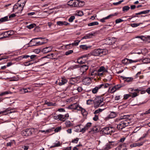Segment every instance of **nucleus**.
<instances>
[{"instance_id":"1","label":"nucleus","mask_w":150,"mask_h":150,"mask_svg":"<svg viewBox=\"0 0 150 150\" xmlns=\"http://www.w3.org/2000/svg\"><path fill=\"white\" fill-rule=\"evenodd\" d=\"M108 53V50L105 49H100L94 50L92 52V54L94 56H102L105 55Z\"/></svg>"},{"instance_id":"2","label":"nucleus","mask_w":150,"mask_h":150,"mask_svg":"<svg viewBox=\"0 0 150 150\" xmlns=\"http://www.w3.org/2000/svg\"><path fill=\"white\" fill-rule=\"evenodd\" d=\"M103 98L102 97H97L94 100V106L96 107H101L103 105L104 103Z\"/></svg>"},{"instance_id":"3","label":"nucleus","mask_w":150,"mask_h":150,"mask_svg":"<svg viewBox=\"0 0 150 150\" xmlns=\"http://www.w3.org/2000/svg\"><path fill=\"white\" fill-rule=\"evenodd\" d=\"M121 120H125L123 121L127 123V124L131 123L132 120V119L129 115H126L121 116L120 119L116 120L115 122Z\"/></svg>"},{"instance_id":"4","label":"nucleus","mask_w":150,"mask_h":150,"mask_svg":"<svg viewBox=\"0 0 150 150\" xmlns=\"http://www.w3.org/2000/svg\"><path fill=\"white\" fill-rule=\"evenodd\" d=\"M114 130L112 127H107L104 128L102 130L103 134H111Z\"/></svg>"},{"instance_id":"5","label":"nucleus","mask_w":150,"mask_h":150,"mask_svg":"<svg viewBox=\"0 0 150 150\" xmlns=\"http://www.w3.org/2000/svg\"><path fill=\"white\" fill-rule=\"evenodd\" d=\"M127 125V123L123 121L117 125V127L118 129L121 130Z\"/></svg>"},{"instance_id":"6","label":"nucleus","mask_w":150,"mask_h":150,"mask_svg":"<svg viewBox=\"0 0 150 150\" xmlns=\"http://www.w3.org/2000/svg\"><path fill=\"white\" fill-rule=\"evenodd\" d=\"M136 61L133 60L131 59H128L127 58H125L122 61V63L124 65H127L129 64L136 62Z\"/></svg>"},{"instance_id":"7","label":"nucleus","mask_w":150,"mask_h":150,"mask_svg":"<svg viewBox=\"0 0 150 150\" xmlns=\"http://www.w3.org/2000/svg\"><path fill=\"white\" fill-rule=\"evenodd\" d=\"M118 14V13H115L114 14H110L108 16L101 19H100V21L102 23L105 22V20L110 19L112 17L114 16H116Z\"/></svg>"},{"instance_id":"8","label":"nucleus","mask_w":150,"mask_h":150,"mask_svg":"<svg viewBox=\"0 0 150 150\" xmlns=\"http://www.w3.org/2000/svg\"><path fill=\"white\" fill-rule=\"evenodd\" d=\"M32 134L31 131L29 129L23 130L21 132V134L23 136L27 137L30 136Z\"/></svg>"},{"instance_id":"9","label":"nucleus","mask_w":150,"mask_h":150,"mask_svg":"<svg viewBox=\"0 0 150 150\" xmlns=\"http://www.w3.org/2000/svg\"><path fill=\"white\" fill-rule=\"evenodd\" d=\"M92 125L91 122H88L85 125V127L81 129L79 132H82L83 133H84L85 131L88 130L90 127H91Z\"/></svg>"},{"instance_id":"10","label":"nucleus","mask_w":150,"mask_h":150,"mask_svg":"<svg viewBox=\"0 0 150 150\" xmlns=\"http://www.w3.org/2000/svg\"><path fill=\"white\" fill-rule=\"evenodd\" d=\"M69 109H73L78 110L80 109V107H79L78 104L76 103H74L71 105L67 107Z\"/></svg>"},{"instance_id":"11","label":"nucleus","mask_w":150,"mask_h":150,"mask_svg":"<svg viewBox=\"0 0 150 150\" xmlns=\"http://www.w3.org/2000/svg\"><path fill=\"white\" fill-rule=\"evenodd\" d=\"M26 3L25 0H19L18 2L14 5H17V6L23 7Z\"/></svg>"},{"instance_id":"12","label":"nucleus","mask_w":150,"mask_h":150,"mask_svg":"<svg viewBox=\"0 0 150 150\" xmlns=\"http://www.w3.org/2000/svg\"><path fill=\"white\" fill-rule=\"evenodd\" d=\"M52 46L46 47L43 48L42 50V52L43 53H47L51 51L52 50Z\"/></svg>"},{"instance_id":"13","label":"nucleus","mask_w":150,"mask_h":150,"mask_svg":"<svg viewBox=\"0 0 150 150\" xmlns=\"http://www.w3.org/2000/svg\"><path fill=\"white\" fill-rule=\"evenodd\" d=\"M7 112H8V113H11L15 112V110H13V109H7L4 111L0 112V114L6 115L7 114V113H6Z\"/></svg>"},{"instance_id":"14","label":"nucleus","mask_w":150,"mask_h":150,"mask_svg":"<svg viewBox=\"0 0 150 150\" xmlns=\"http://www.w3.org/2000/svg\"><path fill=\"white\" fill-rule=\"evenodd\" d=\"M54 118L55 119H58L62 121H64L65 120V119L64 118V115L61 114H59L57 116H55Z\"/></svg>"},{"instance_id":"15","label":"nucleus","mask_w":150,"mask_h":150,"mask_svg":"<svg viewBox=\"0 0 150 150\" xmlns=\"http://www.w3.org/2000/svg\"><path fill=\"white\" fill-rule=\"evenodd\" d=\"M91 81V79L88 77H85L83 80L82 82L83 84L85 85L90 83Z\"/></svg>"},{"instance_id":"16","label":"nucleus","mask_w":150,"mask_h":150,"mask_svg":"<svg viewBox=\"0 0 150 150\" xmlns=\"http://www.w3.org/2000/svg\"><path fill=\"white\" fill-rule=\"evenodd\" d=\"M23 7H22L17 6V5H14L13 8V11H14L17 10L18 11V12L21 13L23 10Z\"/></svg>"},{"instance_id":"17","label":"nucleus","mask_w":150,"mask_h":150,"mask_svg":"<svg viewBox=\"0 0 150 150\" xmlns=\"http://www.w3.org/2000/svg\"><path fill=\"white\" fill-rule=\"evenodd\" d=\"M95 33H91L86 35L82 37L81 40L83 39H87L92 38L93 36L95 35Z\"/></svg>"},{"instance_id":"18","label":"nucleus","mask_w":150,"mask_h":150,"mask_svg":"<svg viewBox=\"0 0 150 150\" xmlns=\"http://www.w3.org/2000/svg\"><path fill=\"white\" fill-rule=\"evenodd\" d=\"M87 55H83L81 57L78 59L77 62L79 64H83L85 63V61L83 59V58L84 57H87Z\"/></svg>"},{"instance_id":"19","label":"nucleus","mask_w":150,"mask_h":150,"mask_svg":"<svg viewBox=\"0 0 150 150\" xmlns=\"http://www.w3.org/2000/svg\"><path fill=\"white\" fill-rule=\"evenodd\" d=\"M126 144H120L115 149V150H124L126 147Z\"/></svg>"},{"instance_id":"20","label":"nucleus","mask_w":150,"mask_h":150,"mask_svg":"<svg viewBox=\"0 0 150 150\" xmlns=\"http://www.w3.org/2000/svg\"><path fill=\"white\" fill-rule=\"evenodd\" d=\"M14 34V32L13 30L8 31L4 33L5 37H8Z\"/></svg>"},{"instance_id":"21","label":"nucleus","mask_w":150,"mask_h":150,"mask_svg":"<svg viewBox=\"0 0 150 150\" xmlns=\"http://www.w3.org/2000/svg\"><path fill=\"white\" fill-rule=\"evenodd\" d=\"M120 85H117L112 87L110 90V93H112L115 92L117 90L121 87Z\"/></svg>"},{"instance_id":"22","label":"nucleus","mask_w":150,"mask_h":150,"mask_svg":"<svg viewBox=\"0 0 150 150\" xmlns=\"http://www.w3.org/2000/svg\"><path fill=\"white\" fill-rule=\"evenodd\" d=\"M57 24L59 26H61L63 25H67L69 23L65 21H58L57 22Z\"/></svg>"},{"instance_id":"23","label":"nucleus","mask_w":150,"mask_h":150,"mask_svg":"<svg viewBox=\"0 0 150 150\" xmlns=\"http://www.w3.org/2000/svg\"><path fill=\"white\" fill-rule=\"evenodd\" d=\"M110 84L108 83H103L99 85V87L100 89L101 88H106L110 86Z\"/></svg>"},{"instance_id":"24","label":"nucleus","mask_w":150,"mask_h":150,"mask_svg":"<svg viewBox=\"0 0 150 150\" xmlns=\"http://www.w3.org/2000/svg\"><path fill=\"white\" fill-rule=\"evenodd\" d=\"M143 144V142L139 143H134L133 144H132L130 145V147L131 148L133 147H135L137 146H140L142 145Z\"/></svg>"},{"instance_id":"25","label":"nucleus","mask_w":150,"mask_h":150,"mask_svg":"<svg viewBox=\"0 0 150 150\" xmlns=\"http://www.w3.org/2000/svg\"><path fill=\"white\" fill-rule=\"evenodd\" d=\"M116 40L115 38H112L108 40V43L109 45H111L114 43L116 41Z\"/></svg>"},{"instance_id":"26","label":"nucleus","mask_w":150,"mask_h":150,"mask_svg":"<svg viewBox=\"0 0 150 150\" xmlns=\"http://www.w3.org/2000/svg\"><path fill=\"white\" fill-rule=\"evenodd\" d=\"M125 82H129L132 81L133 79L132 77H122Z\"/></svg>"},{"instance_id":"27","label":"nucleus","mask_w":150,"mask_h":150,"mask_svg":"<svg viewBox=\"0 0 150 150\" xmlns=\"http://www.w3.org/2000/svg\"><path fill=\"white\" fill-rule=\"evenodd\" d=\"M80 109L78 110H80L82 114L84 116H86L87 115V113L85 109L80 107Z\"/></svg>"},{"instance_id":"28","label":"nucleus","mask_w":150,"mask_h":150,"mask_svg":"<svg viewBox=\"0 0 150 150\" xmlns=\"http://www.w3.org/2000/svg\"><path fill=\"white\" fill-rule=\"evenodd\" d=\"M88 69V66L86 65H83L81 66V71H83V73L85 71H86Z\"/></svg>"},{"instance_id":"29","label":"nucleus","mask_w":150,"mask_h":150,"mask_svg":"<svg viewBox=\"0 0 150 150\" xmlns=\"http://www.w3.org/2000/svg\"><path fill=\"white\" fill-rule=\"evenodd\" d=\"M110 146H111L110 145L109 143H108L103 147V150H108L111 148Z\"/></svg>"},{"instance_id":"30","label":"nucleus","mask_w":150,"mask_h":150,"mask_svg":"<svg viewBox=\"0 0 150 150\" xmlns=\"http://www.w3.org/2000/svg\"><path fill=\"white\" fill-rule=\"evenodd\" d=\"M67 80L66 79L62 78V79L61 82H59V85L62 86L67 83Z\"/></svg>"},{"instance_id":"31","label":"nucleus","mask_w":150,"mask_h":150,"mask_svg":"<svg viewBox=\"0 0 150 150\" xmlns=\"http://www.w3.org/2000/svg\"><path fill=\"white\" fill-rule=\"evenodd\" d=\"M78 7L82 6H83L85 4V2L82 1H81L78 0Z\"/></svg>"},{"instance_id":"32","label":"nucleus","mask_w":150,"mask_h":150,"mask_svg":"<svg viewBox=\"0 0 150 150\" xmlns=\"http://www.w3.org/2000/svg\"><path fill=\"white\" fill-rule=\"evenodd\" d=\"M100 89L99 87V85L97 86H96L94 88H93L92 90V92L93 93H96L98 92V89Z\"/></svg>"},{"instance_id":"33","label":"nucleus","mask_w":150,"mask_h":150,"mask_svg":"<svg viewBox=\"0 0 150 150\" xmlns=\"http://www.w3.org/2000/svg\"><path fill=\"white\" fill-rule=\"evenodd\" d=\"M66 126L67 127H70L73 126L72 124L69 121H67L65 122Z\"/></svg>"},{"instance_id":"34","label":"nucleus","mask_w":150,"mask_h":150,"mask_svg":"<svg viewBox=\"0 0 150 150\" xmlns=\"http://www.w3.org/2000/svg\"><path fill=\"white\" fill-rule=\"evenodd\" d=\"M45 103L48 106H55V103H53L52 102H48L47 101H45Z\"/></svg>"},{"instance_id":"35","label":"nucleus","mask_w":150,"mask_h":150,"mask_svg":"<svg viewBox=\"0 0 150 150\" xmlns=\"http://www.w3.org/2000/svg\"><path fill=\"white\" fill-rule=\"evenodd\" d=\"M8 17L7 16H5L3 18H1L0 19V21L2 22H6L9 20H8Z\"/></svg>"},{"instance_id":"36","label":"nucleus","mask_w":150,"mask_h":150,"mask_svg":"<svg viewBox=\"0 0 150 150\" xmlns=\"http://www.w3.org/2000/svg\"><path fill=\"white\" fill-rule=\"evenodd\" d=\"M109 143L110 146H111V148H112L114 146H116L117 145V144L115 143L114 142H109Z\"/></svg>"},{"instance_id":"37","label":"nucleus","mask_w":150,"mask_h":150,"mask_svg":"<svg viewBox=\"0 0 150 150\" xmlns=\"http://www.w3.org/2000/svg\"><path fill=\"white\" fill-rule=\"evenodd\" d=\"M106 71V70L105 69V67L103 66L101 67L98 70V72H104Z\"/></svg>"},{"instance_id":"38","label":"nucleus","mask_w":150,"mask_h":150,"mask_svg":"<svg viewBox=\"0 0 150 150\" xmlns=\"http://www.w3.org/2000/svg\"><path fill=\"white\" fill-rule=\"evenodd\" d=\"M98 24V22H91L88 24V26H93L95 25H97Z\"/></svg>"},{"instance_id":"39","label":"nucleus","mask_w":150,"mask_h":150,"mask_svg":"<svg viewBox=\"0 0 150 150\" xmlns=\"http://www.w3.org/2000/svg\"><path fill=\"white\" fill-rule=\"evenodd\" d=\"M98 131V129L96 127H94L92 128L90 132H92L93 133H96Z\"/></svg>"},{"instance_id":"40","label":"nucleus","mask_w":150,"mask_h":150,"mask_svg":"<svg viewBox=\"0 0 150 150\" xmlns=\"http://www.w3.org/2000/svg\"><path fill=\"white\" fill-rule=\"evenodd\" d=\"M116 115L115 112H112L109 115V117L110 118H113L116 116Z\"/></svg>"},{"instance_id":"41","label":"nucleus","mask_w":150,"mask_h":150,"mask_svg":"<svg viewBox=\"0 0 150 150\" xmlns=\"http://www.w3.org/2000/svg\"><path fill=\"white\" fill-rule=\"evenodd\" d=\"M74 0H70L67 2V5L73 7V5Z\"/></svg>"},{"instance_id":"42","label":"nucleus","mask_w":150,"mask_h":150,"mask_svg":"<svg viewBox=\"0 0 150 150\" xmlns=\"http://www.w3.org/2000/svg\"><path fill=\"white\" fill-rule=\"evenodd\" d=\"M130 8L128 6H125L122 8V11L125 12L127 11Z\"/></svg>"},{"instance_id":"43","label":"nucleus","mask_w":150,"mask_h":150,"mask_svg":"<svg viewBox=\"0 0 150 150\" xmlns=\"http://www.w3.org/2000/svg\"><path fill=\"white\" fill-rule=\"evenodd\" d=\"M78 0H74L73 5V7H78Z\"/></svg>"},{"instance_id":"44","label":"nucleus","mask_w":150,"mask_h":150,"mask_svg":"<svg viewBox=\"0 0 150 150\" xmlns=\"http://www.w3.org/2000/svg\"><path fill=\"white\" fill-rule=\"evenodd\" d=\"M76 14L80 16H81L83 15V13L82 11L78 10L76 11Z\"/></svg>"},{"instance_id":"45","label":"nucleus","mask_w":150,"mask_h":150,"mask_svg":"<svg viewBox=\"0 0 150 150\" xmlns=\"http://www.w3.org/2000/svg\"><path fill=\"white\" fill-rule=\"evenodd\" d=\"M143 62L144 63H148L150 62V58H146L144 59L143 60Z\"/></svg>"},{"instance_id":"46","label":"nucleus","mask_w":150,"mask_h":150,"mask_svg":"<svg viewBox=\"0 0 150 150\" xmlns=\"http://www.w3.org/2000/svg\"><path fill=\"white\" fill-rule=\"evenodd\" d=\"M80 67V66L79 65H74L71 66L70 69H75L77 68H79Z\"/></svg>"},{"instance_id":"47","label":"nucleus","mask_w":150,"mask_h":150,"mask_svg":"<svg viewBox=\"0 0 150 150\" xmlns=\"http://www.w3.org/2000/svg\"><path fill=\"white\" fill-rule=\"evenodd\" d=\"M80 47L84 50H86L88 47L85 45H80Z\"/></svg>"},{"instance_id":"48","label":"nucleus","mask_w":150,"mask_h":150,"mask_svg":"<svg viewBox=\"0 0 150 150\" xmlns=\"http://www.w3.org/2000/svg\"><path fill=\"white\" fill-rule=\"evenodd\" d=\"M80 40L79 41L77 42L76 41L75 42H74L72 44H70L67 45V46L69 45H75V46L78 45L79 42H80Z\"/></svg>"},{"instance_id":"49","label":"nucleus","mask_w":150,"mask_h":150,"mask_svg":"<svg viewBox=\"0 0 150 150\" xmlns=\"http://www.w3.org/2000/svg\"><path fill=\"white\" fill-rule=\"evenodd\" d=\"M141 23H133L131 24V26L132 27H136L139 26Z\"/></svg>"},{"instance_id":"50","label":"nucleus","mask_w":150,"mask_h":150,"mask_svg":"<svg viewBox=\"0 0 150 150\" xmlns=\"http://www.w3.org/2000/svg\"><path fill=\"white\" fill-rule=\"evenodd\" d=\"M104 109H101L99 108L97 110H95L94 113L95 114L98 113L99 112H102V110Z\"/></svg>"},{"instance_id":"51","label":"nucleus","mask_w":150,"mask_h":150,"mask_svg":"<svg viewBox=\"0 0 150 150\" xmlns=\"http://www.w3.org/2000/svg\"><path fill=\"white\" fill-rule=\"evenodd\" d=\"M10 93V92H8V91H7L2 92L0 94V96H4L6 94H8Z\"/></svg>"},{"instance_id":"52","label":"nucleus","mask_w":150,"mask_h":150,"mask_svg":"<svg viewBox=\"0 0 150 150\" xmlns=\"http://www.w3.org/2000/svg\"><path fill=\"white\" fill-rule=\"evenodd\" d=\"M93 102V100L89 99L87 100L86 104L88 105H90L92 104Z\"/></svg>"},{"instance_id":"53","label":"nucleus","mask_w":150,"mask_h":150,"mask_svg":"<svg viewBox=\"0 0 150 150\" xmlns=\"http://www.w3.org/2000/svg\"><path fill=\"white\" fill-rule=\"evenodd\" d=\"M75 17L74 16H72L69 19L68 21L70 22H72L75 19Z\"/></svg>"},{"instance_id":"54","label":"nucleus","mask_w":150,"mask_h":150,"mask_svg":"<svg viewBox=\"0 0 150 150\" xmlns=\"http://www.w3.org/2000/svg\"><path fill=\"white\" fill-rule=\"evenodd\" d=\"M35 26V24H31L29 25H28L27 27L29 29H31L34 27Z\"/></svg>"},{"instance_id":"55","label":"nucleus","mask_w":150,"mask_h":150,"mask_svg":"<svg viewBox=\"0 0 150 150\" xmlns=\"http://www.w3.org/2000/svg\"><path fill=\"white\" fill-rule=\"evenodd\" d=\"M141 127H137L134 129L132 133H135L137 132L139 130Z\"/></svg>"},{"instance_id":"56","label":"nucleus","mask_w":150,"mask_h":150,"mask_svg":"<svg viewBox=\"0 0 150 150\" xmlns=\"http://www.w3.org/2000/svg\"><path fill=\"white\" fill-rule=\"evenodd\" d=\"M123 21H124L123 20H122L120 18L117 19L115 20V23L117 24L118 23H120V22H121Z\"/></svg>"},{"instance_id":"57","label":"nucleus","mask_w":150,"mask_h":150,"mask_svg":"<svg viewBox=\"0 0 150 150\" xmlns=\"http://www.w3.org/2000/svg\"><path fill=\"white\" fill-rule=\"evenodd\" d=\"M75 90H77L78 92H80L82 91L83 89L81 87H79L78 88H76L75 89Z\"/></svg>"},{"instance_id":"58","label":"nucleus","mask_w":150,"mask_h":150,"mask_svg":"<svg viewBox=\"0 0 150 150\" xmlns=\"http://www.w3.org/2000/svg\"><path fill=\"white\" fill-rule=\"evenodd\" d=\"M150 11V10H146L141 12L142 14H146L148 13Z\"/></svg>"},{"instance_id":"59","label":"nucleus","mask_w":150,"mask_h":150,"mask_svg":"<svg viewBox=\"0 0 150 150\" xmlns=\"http://www.w3.org/2000/svg\"><path fill=\"white\" fill-rule=\"evenodd\" d=\"M97 71H93L90 74L91 76H93L96 75H97Z\"/></svg>"},{"instance_id":"60","label":"nucleus","mask_w":150,"mask_h":150,"mask_svg":"<svg viewBox=\"0 0 150 150\" xmlns=\"http://www.w3.org/2000/svg\"><path fill=\"white\" fill-rule=\"evenodd\" d=\"M131 94L132 95H131V96L132 97V98L135 97L137 96V93L135 92H133Z\"/></svg>"},{"instance_id":"61","label":"nucleus","mask_w":150,"mask_h":150,"mask_svg":"<svg viewBox=\"0 0 150 150\" xmlns=\"http://www.w3.org/2000/svg\"><path fill=\"white\" fill-rule=\"evenodd\" d=\"M73 52V51L72 50H70L66 52H65V54L67 55L71 54Z\"/></svg>"},{"instance_id":"62","label":"nucleus","mask_w":150,"mask_h":150,"mask_svg":"<svg viewBox=\"0 0 150 150\" xmlns=\"http://www.w3.org/2000/svg\"><path fill=\"white\" fill-rule=\"evenodd\" d=\"M61 129V127H58L56 128L54 130V131L56 132H58L60 131Z\"/></svg>"},{"instance_id":"63","label":"nucleus","mask_w":150,"mask_h":150,"mask_svg":"<svg viewBox=\"0 0 150 150\" xmlns=\"http://www.w3.org/2000/svg\"><path fill=\"white\" fill-rule=\"evenodd\" d=\"M123 0L120 1L118 2L113 3V4L115 5H117L118 4H120L122 2H123Z\"/></svg>"},{"instance_id":"64","label":"nucleus","mask_w":150,"mask_h":150,"mask_svg":"<svg viewBox=\"0 0 150 150\" xmlns=\"http://www.w3.org/2000/svg\"><path fill=\"white\" fill-rule=\"evenodd\" d=\"M79 138H77L76 139L72 140V142L74 143H77L79 141Z\"/></svg>"}]
</instances>
